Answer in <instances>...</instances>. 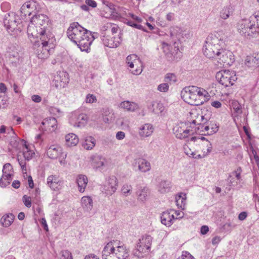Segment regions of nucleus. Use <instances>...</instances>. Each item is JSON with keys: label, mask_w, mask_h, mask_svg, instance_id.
<instances>
[{"label": "nucleus", "mask_w": 259, "mask_h": 259, "mask_svg": "<svg viewBox=\"0 0 259 259\" xmlns=\"http://www.w3.org/2000/svg\"><path fill=\"white\" fill-rule=\"evenodd\" d=\"M226 39L222 31H215L208 35L203 46L204 55L208 58L218 60L219 67L230 66L234 61L232 52L225 48Z\"/></svg>", "instance_id": "nucleus-1"}, {"label": "nucleus", "mask_w": 259, "mask_h": 259, "mask_svg": "<svg viewBox=\"0 0 259 259\" xmlns=\"http://www.w3.org/2000/svg\"><path fill=\"white\" fill-rule=\"evenodd\" d=\"M67 35L81 51L87 52L94 40L91 32L84 28L78 22L70 24L67 31Z\"/></svg>", "instance_id": "nucleus-2"}, {"label": "nucleus", "mask_w": 259, "mask_h": 259, "mask_svg": "<svg viewBox=\"0 0 259 259\" xmlns=\"http://www.w3.org/2000/svg\"><path fill=\"white\" fill-rule=\"evenodd\" d=\"M48 17L44 14H39L35 15L31 18L32 25H29L27 28L28 34L32 35L33 37L39 38L47 43L45 38L53 36L49 31H47L49 22Z\"/></svg>", "instance_id": "nucleus-3"}, {"label": "nucleus", "mask_w": 259, "mask_h": 259, "mask_svg": "<svg viewBox=\"0 0 259 259\" xmlns=\"http://www.w3.org/2000/svg\"><path fill=\"white\" fill-rule=\"evenodd\" d=\"M181 95L185 102L195 106L203 104L209 97L208 92L205 89L193 85L184 88Z\"/></svg>", "instance_id": "nucleus-4"}, {"label": "nucleus", "mask_w": 259, "mask_h": 259, "mask_svg": "<svg viewBox=\"0 0 259 259\" xmlns=\"http://www.w3.org/2000/svg\"><path fill=\"white\" fill-rule=\"evenodd\" d=\"M129 255L126 246L117 240L108 242L102 252L103 259H128Z\"/></svg>", "instance_id": "nucleus-5"}, {"label": "nucleus", "mask_w": 259, "mask_h": 259, "mask_svg": "<svg viewBox=\"0 0 259 259\" xmlns=\"http://www.w3.org/2000/svg\"><path fill=\"white\" fill-rule=\"evenodd\" d=\"M259 11L254 13L248 19L241 20L238 24V30L245 36H253L259 32Z\"/></svg>", "instance_id": "nucleus-6"}, {"label": "nucleus", "mask_w": 259, "mask_h": 259, "mask_svg": "<svg viewBox=\"0 0 259 259\" xmlns=\"http://www.w3.org/2000/svg\"><path fill=\"white\" fill-rule=\"evenodd\" d=\"M152 238L150 235H145L140 238L137 243L134 251V255L139 258L144 256L143 254L149 252L151 247Z\"/></svg>", "instance_id": "nucleus-7"}, {"label": "nucleus", "mask_w": 259, "mask_h": 259, "mask_svg": "<svg viewBox=\"0 0 259 259\" xmlns=\"http://www.w3.org/2000/svg\"><path fill=\"white\" fill-rule=\"evenodd\" d=\"M215 77L220 83L225 87L232 85L237 79L235 72L229 70L218 72Z\"/></svg>", "instance_id": "nucleus-8"}, {"label": "nucleus", "mask_w": 259, "mask_h": 259, "mask_svg": "<svg viewBox=\"0 0 259 259\" xmlns=\"http://www.w3.org/2000/svg\"><path fill=\"white\" fill-rule=\"evenodd\" d=\"M126 61L129 67L133 69L131 70L134 75H139L142 72V64L140 60L135 54L128 55L126 59Z\"/></svg>", "instance_id": "nucleus-9"}, {"label": "nucleus", "mask_w": 259, "mask_h": 259, "mask_svg": "<svg viewBox=\"0 0 259 259\" xmlns=\"http://www.w3.org/2000/svg\"><path fill=\"white\" fill-rule=\"evenodd\" d=\"M47 43H44L45 41L40 40L42 45V50H38L37 52V56L41 59H47L50 55V51L51 49L53 48V42L54 39V36L49 37L48 38H45Z\"/></svg>", "instance_id": "nucleus-10"}, {"label": "nucleus", "mask_w": 259, "mask_h": 259, "mask_svg": "<svg viewBox=\"0 0 259 259\" xmlns=\"http://www.w3.org/2000/svg\"><path fill=\"white\" fill-rule=\"evenodd\" d=\"M88 120V117L87 114L75 112L72 114L69 121L74 126L82 127L86 125Z\"/></svg>", "instance_id": "nucleus-11"}, {"label": "nucleus", "mask_w": 259, "mask_h": 259, "mask_svg": "<svg viewBox=\"0 0 259 259\" xmlns=\"http://www.w3.org/2000/svg\"><path fill=\"white\" fill-rule=\"evenodd\" d=\"M118 183V180L115 176H111L108 177L106 179L104 186L103 190L104 192L107 195H112L117 190Z\"/></svg>", "instance_id": "nucleus-12"}, {"label": "nucleus", "mask_w": 259, "mask_h": 259, "mask_svg": "<svg viewBox=\"0 0 259 259\" xmlns=\"http://www.w3.org/2000/svg\"><path fill=\"white\" fill-rule=\"evenodd\" d=\"M23 155L24 159H23L20 154H18L17 160L21 166L23 170H26V160L29 161L34 155L35 153L33 150L28 148V146L26 144L22 149Z\"/></svg>", "instance_id": "nucleus-13"}, {"label": "nucleus", "mask_w": 259, "mask_h": 259, "mask_svg": "<svg viewBox=\"0 0 259 259\" xmlns=\"http://www.w3.org/2000/svg\"><path fill=\"white\" fill-rule=\"evenodd\" d=\"M104 45L110 48H116L118 47L121 41L120 36H111L109 35H104L102 38Z\"/></svg>", "instance_id": "nucleus-14"}, {"label": "nucleus", "mask_w": 259, "mask_h": 259, "mask_svg": "<svg viewBox=\"0 0 259 259\" xmlns=\"http://www.w3.org/2000/svg\"><path fill=\"white\" fill-rule=\"evenodd\" d=\"M18 16H16L14 13H9L5 16L4 20V24L6 28L8 30L13 31L18 25Z\"/></svg>", "instance_id": "nucleus-15"}, {"label": "nucleus", "mask_w": 259, "mask_h": 259, "mask_svg": "<svg viewBox=\"0 0 259 259\" xmlns=\"http://www.w3.org/2000/svg\"><path fill=\"white\" fill-rule=\"evenodd\" d=\"M241 169L239 167L237 170L233 171L229 176L228 180L230 186L241 188L240 182L241 181Z\"/></svg>", "instance_id": "nucleus-16"}, {"label": "nucleus", "mask_w": 259, "mask_h": 259, "mask_svg": "<svg viewBox=\"0 0 259 259\" xmlns=\"http://www.w3.org/2000/svg\"><path fill=\"white\" fill-rule=\"evenodd\" d=\"M47 155L51 159H57L63 154L62 148L58 144L48 145L47 148Z\"/></svg>", "instance_id": "nucleus-17"}, {"label": "nucleus", "mask_w": 259, "mask_h": 259, "mask_svg": "<svg viewBox=\"0 0 259 259\" xmlns=\"http://www.w3.org/2000/svg\"><path fill=\"white\" fill-rule=\"evenodd\" d=\"M173 131L176 137L180 139L188 137L190 133V130L187 129L186 125L183 123L176 125L173 128Z\"/></svg>", "instance_id": "nucleus-18"}, {"label": "nucleus", "mask_w": 259, "mask_h": 259, "mask_svg": "<svg viewBox=\"0 0 259 259\" xmlns=\"http://www.w3.org/2000/svg\"><path fill=\"white\" fill-rule=\"evenodd\" d=\"M174 209H170L169 210L162 212L161 215V222L162 224L169 227L174 223V221L175 220V216L173 214Z\"/></svg>", "instance_id": "nucleus-19"}, {"label": "nucleus", "mask_w": 259, "mask_h": 259, "mask_svg": "<svg viewBox=\"0 0 259 259\" xmlns=\"http://www.w3.org/2000/svg\"><path fill=\"white\" fill-rule=\"evenodd\" d=\"M153 126L150 123H145L139 128V135L142 138H145L151 136L153 133Z\"/></svg>", "instance_id": "nucleus-20"}, {"label": "nucleus", "mask_w": 259, "mask_h": 259, "mask_svg": "<svg viewBox=\"0 0 259 259\" xmlns=\"http://www.w3.org/2000/svg\"><path fill=\"white\" fill-rule=\"evenodd\" d=\"M41 124L44 126L45 130L50 132H54L57 128V121L54 117L45 119L41 122Z\"/></svg>", "instance_id": "nucleus-21"}, {"label": "nucleus", "mask_w": 259, "mask_h": 259, "mask_svg": "<svg viewBox=\"0 0 259 259\" xmlns=\"http://www.w3.org/2000/svg\"><path fill=\"white\" fill-rule=\"evenodd\" d=\"M135 165H137L138 169L142 172H146L151 169V165L149 161L143 158H138L135 160Z\"/></svg>", "instance_id": "nucleus-22"}, {"label": "nucleus", "mask_w": 259, "mask_h": 259, "mask_svg": "<svg viewBox=\"0 0 259 259\" xmlns=\"http://www.w3.org/2000/svg\"><path fill=\"white\" fill-rule=\"evenodd\" d=\"M76 183L77 185L79 192L83 193L84 192L88 183V179L85 175H78L76 178Z\"/></svg>", "instance_id": "nucleus-23"}, {"label": "nucleus", "mask_w": 259, "mask_h": 259, "mask_svg": "<svg viewBox=\"0 0 259 259\" xmlns=\"http://www.w3.org/2000/svg\"><path fill=\"white\" fill-rule=\"evenodd\" d=\"M137 189L136 195L138 199L142 202L145 201L150 194L149 189L145 186H140Z\"/></svg>", "instance_id": "nucleus-24"}, {"label": "nucleus", "mask_w": 259, "mask_h": 259, "mask_svg": "<svg viewBox=\"0 0 259 259\" xmlns=\"http://www.w3.org/2000/svg\"><path fill=\"white\" fill-rule=\"evenodd\" d=\"M61 182L56 176L51 175L47 178V184L52 190H59L61 187Z\"/></svg>", "instance_id": "nucleus-25"}, {"label": "nucleus", "mask_w": 259, "mask_h": 259, "mask_svg": "<svg viewBox=\"0 0 259 259\" xmlns=\"http://www.w3.org/2000/svg\"><path fill=\"white\" fill-rule=\"evenodd\" d=\"M119 107L130 112H134L139 109V105L133 102L129 101H124L120 103Z\"/></svg>", "instance_id": "nucleus-26"}, {"label": "nucleus", "mask_w": 259, "mask_h": 259, "mask_svg": "<svg viewBox=\"0 0 259 259\" xmlns=\"http://www.w3.org/2000/svg\"><path fill=\"white\" fill-rule=\"evenodd\" d=\"M81 203L84 211L89 212L93 208V201L92 198L90 196H85L82 197L81 199Z\"/></svg>", "instance_id": "nucleus-27"}, {"label": "nucleus", "mask_w": 259, "mask_h": 259, "mask_svg": "<svg viewBox=\"0 0 259 259\" xmlns=\"http://www.w3.org/2000/svg\"><path fill=\"white\" fill-rule=\"evenodd\" d=\"M92 164L95 168H100L104 166L106 163V159L101 155H95L92 157Z\"/></svg>", "instance_id": "nucleus-28"}, {"label": "nucleus", "mask_w": 259, "mask_h": 259, "mask_svg": "<svg viewBox=\"0 0 259 259\" xmlns=\"http://www.w3.org/2000/svg\"><path fill=\"white\" fill-rule=\"evenodd\" d=\"M68 82V78H66L64 76V79H61V75H57L54 77L53 85L55 86L56 89H60L64 88Z\"/></svg>", "instance_id": "nucleus-29"}, {"label": "nucleus", "mask_w": 259, "mask_h": 259, "mask_svg": "<svg viewBox=\"0 0 259 259\" xmlns=\"http://www.w3.org/2000/svg\"><path fill=\"white\" fill-rule=\"evenodd\" d=\"M95 145L96 140L92 136L85 137L82 142V146L88 150L92 149L95 146Z\"/></svg>", "instance_id": "nucleus-30"}, {"label": "nucleus", "mask_w": 259, "mask_h": 259, "mask_svg": "<svg viewBox=\"0 0 259 259\" xmlns=\"http://www.w3.org/2000/svg\"><path fill=\"white\" fill-rule=\"evenodd\" d=\"M171 186V183L169 181L162 180L157 186L158 191L162 194L166 193L170 191Z\"/></svg>", "instance_id": "nucleus-31"}, {"label": "nucleus", "mask_w": 259, "mask_h": 259, "mask_svg": "<svg viewBox=\"0 0 259 259\" xmlns=\"http://www.w3.org/2000/svg\"><path fill=\"white\" fill-rule=\"evenodd\" d=\"M78 141L77 136L74 134L70 133L65 136V144L68 147L76 146Z\"/></svg>", "instance_id": "nucleus-32"}, {"label": "nucleus", "mask_w": 259, "mask_h": 259, "mask_svg": "<svg viewBox=\"0 0 259 259\" xmlns=\"http://www.w3.org/2000/svg\"><path fill=\"white\" fill-rule=\"evenodd\" d=\"M182 32L183 30L181 28L178 26L172 27L170 29V37L174 41L179 40L183 37Z\"/></svg>", "instance_id": "nucleus-33"}, {"label": "nucleus", "mask_w": 259, "mask_h": 259, "mask_svg": "<svg viewBox=\"0 0 259 259\" xmlns=\"http://www.w3.org/2000/svg\"><path fill=\"white\" fill-rule=\"evenodd\" d=\"M186 194L184 193H180L176 196V202L177 205L182 209H185L186 204Z\"/></svg>", "instance_id": "nucleus-34"}, {"label": "nucleus", "mask_w": 259, "mask_h": 259, "mask_svg": "<svg viewBox=\"0 0 259 259\" xmlns=\"http://www.w3.org/2000/svg\"><path fill=\"white\" fill-rule=\"evenodd\" d=\"M245 65L249 68H256L259 66V58L252 56H247L245 60Z\"/></svg>", "instance_id": "nucleus-35"}, {"label": "nucleus", "mask_w": 259, "mask_h": 259, "mask_svg": "<svg viewBox=\"0 0 259 259\" xmlns=\"http://www.w3.org/2000/svg\"><path fill=\"white\" fill-rule=\"evenodd\" d=\"M103 5L105 6L104 8L105 10H109V13L111 14L110 15H112L113 17H118V15H123L122 14H118L115 11V9L114 8V5L106 0H102Z\"/></svg>", "instance_id": "nucleus-36"}, {"label": "nucleus", "mask_w": 259, "mask_h": 259, "mask_svg": "<svg viewBox=\"0 0 259 259\" xmlns=\"http://www.w3.org/2000/svg\"><path fill=\"white\" fill-rule=\"evenodd\" d=\"M162 49L167 59L169 61H172L174 52L172 51L171 47L168 44L163 42L162 43Z\"/></svg>", "instance_id": "nucleus-37"}, {"label": "nucleus", "mask_w": 259, "mask_h": 259, "mask_svg": "<svg viewBox=\"0 0 259 259\" xmlns=\"http://www.w3.org/2000/svg\"><path fill=\"white\" fill-rule=\"evenodd\" d=\"M3 174V176L0 179V186L2 187H6L12 180V175L11 172Z\"/></svg>", "instance_id": "nucleus-38"}, {"label": "nucleus", "mask_w": 259, "mask_h": 259, "mask_svg": "<svg viewBox=\"0 0 259 259\" xmlns=\"http://www.w3.org/2000/svg\"><path fill=\"white\" fill-rule=\"evenodd\" d=\"M14 216L13 214L10 213L4 215L1 220L3 226L5 227H9L13 222Z\"/></svg>", "instance_id": "nucleus-39"}, {"label": "nucleus", "mask_w": 259, "mask_h": 259, "mask_svg": "<svg viewBox=\"0 0 259 259\" xmlns=\"http://www.w3.org/2000/svg\"><path fill=\"white\" fill-rule=\"evenodd\" d=\"M22 56L18 52L13 51L9 54V58L10 61L16 65L21 60Z\"/></svg>", "instance_id": "nucleus-40"}, {"label": "nucleus", "mask_w": 259, "mask_h": 259, "mask_svg": "<svg viewBox=\"0 0 259 259\" xmlns=\"http://www.w3.org/2000/svg\"><path fill=\"white\" fill-rule=\"evenodd\" d=\"M11 145L16 150H20L23 148L26 145L23 141L19 140L17 141L15 139L12 140L10 142Z\"/></svg>", "instance_id": "nucleus-41"}, {"label": "nucleus", "mask_w": 259, "mask_h": 259, "mask_svg": "<svg viewBox=\"0 0 259 259\" xmlns=\"http://www.w3.org/2000/svg\"><path fill=\"white\" fill-rule=\"evenodd\" d=\"M105 27H106V30L107 31L111 32L112 33V35L117 33L119 30V27L118 25L113 23H107Z\"/></svg>", "instance_id": "nucleus-42"}, {"label": "nucleus", "mask_w": 259, "mask_h": 259, "mask_svg": "<svg viewBox=\"0 0 259 259\" xmlns=\"http://www.w3.org/2000/svg\"><path fill=\"white\" fill-rule=\"evenodd\" d=\"M177 80V77L174 73H167L164 77V82L168 83V84H171L176 82Z\"/></svg>", "instance_id": "nucleus-43"}, {"label": "nucleus", "mask_w": 259, "mask_h": 259, "mask_svg": "<svg viewBox=\"0 0 259 259\" xmlns=\"http://www.w3.org/2000/svg\"><path fill=\"white\" fill-rule=\"evenodd\" d=\"M229 7H224L220 12V16L223 19L228 18L231 13Z\"/></svg>", "instance_id": "nucleus-44"}, {"label": "nucleus", "mask_w": 259, "mask_h": 259, "mask_svg": "<svg viewBox=\"0 0 259 259\" xmlns=\"http://www.w3.org/2000/svg\"><path fill=\"white\" fill-rule=\"evenodd\" d=\"M111 112L109 108L104 109L102 114L103 120L105 123H108L111 119Z\"/></svg>", "instance_id": "nucleus-45"}, {"label": "nucleus", "mask_w": 259, "mask_h": 259, "mask_svg": "<svg viewBox=\"0 0 259 259\" xmlns=\"http://www.w3.org/2000/svg\"><path fill=\"white\" fill-rule=\"evenodd\" d=\"M205 145L207 147L206 152H204V153L203 154V155L201 156L200 154H198L195 156V157H197V158H201L202 157H204L207 155L208 154L210 153L212 150V145L208 141L206 140V144Z\"/></svg>", "instance_id": "nucleus-46"}, {"label": "nucleus", "mask_w": 259, "mask_h": 259, "mask_svg": "<svg viewBox=\"0 0 259 259\" xmlns=\"http://www.w3.org/2000/svg\"><path fill=\"white\" fill-rule=\"evenodd\" d=\"M169 89V85L168 83L164 82L158 85L157 90L161 92H167Z\"/></svg>", "instance_id": "nucleus-47"}, {"label": "nucleus", "mask_w": 259, "mask_h": 259, "mask_svg": "<svg viewBox=\"0 0 259 259\" xmlns=\"http://www.w3.org/2000/svg\"><path fill=\"white\" fill-rule=\"evenodd\" d=\"M120 14H123V15H118V17L119 16H130L134 20L136 21V22H142V19L136 15H135L134 14H132V13H131L130 12H128V13H125V15L123 14V13H120Z\"/></svg>", "instance_id": "nucleus-48"}, {"label": "nucleus", "mask_w": 259, "mask_h": 259, "mask_svg": "<svg viewBox=\"0 0 259 259\" xmlns=\"http://www.w3.org/2000/svg\"><path fill=\"white\" fill-rule=\"evenodd\" d=\"M126 24L128 25L133 27L134 28H137L140 30H142L144 31H146V30L144 29V28L141 25L138 24L132 21H127V22H126Z\"/></svg>", "instance_id": "nucleus-49"}, {"label": "nucleus", "mask_w": 259, "mask_h": 259, "mask_svg": "<svg viewBox=\"0 0 259 259\" xmlns=\"http://www.w3.org/2000/svg\"><path fill=\"white\" fill-rule=\"evenodd\" d=\"M121 191L125 196H127L131 193L132 187L131 185H124L122 187Z\"/></svg>", "instance_id": "nucleus-50"}, {"label": "nucleus", "mask_w": 259, "mask_h": 259, "mask_svg": "<svg viewBox=\"0 0 259 259\" xmlns=\"http://www.w3.org/2000/svg\"><path fill=\"white\" fill-rule=\"evenodd\" d=\"M97 101L96 96L93 94H89L87 95L85 102L87 103H93Z\"/></svg>", "instance_id": "nucleus-51"}, {"label": "nucleus", "mask_w": 259, "mask_h": 259, "mask_svg": "<svg viewBox=\"0 0 259 259\" xmlns=\"http://www.w3.org/2000/svg\"><path fill=\"white\" fill-rule=\"evenodd\" d=\"M23 201L27 207L30 208L31 206V198L30 197L24 195L23 197Z\"/></svg>", "instance_id": "nucleus-52"}, {"label": "nucleus", "mask_w": 259, "mask_h": 259, "mask_svg": "<svg viewBox=\"0 0 259 259\" xmlns=\"http://www.w3.org/2000/svg\"><path fill=\"white\" fill-rule=\"evenodd\" d=\"M233 108L236 113L240 114L242 113V109L240 105L238 102L233 104Z\"/></svg>", "instance_id": "nucleus-53"}, {"label": "nucleus", "mask_w": 259, "mask_h": 259, "mask_svg": "<svg viewBox=\"0 0 259 259\" xmlns=\"http://www.w3.org/2000/svg\"><path fill=\"white\" fill-rule=\"evenodd\" d=\"M61 259H72L71 253L68 250H63L61 252Z\"/></svg>", "instance_id": "nucleus-54"}, {"label": "nucleus", "mask_w": 259, "mask_h": 259, "mask_svg": "<svg viewBox=\"0 0 259 259\" xmlns=\"http://www.w3.org/2000/svg\"><path fill=\"white\" fill-rule=\"evenodd\" d=\"M219 126L216 124H212L210 125V132H208L207 134L211 135L215 133L218 131Z\"/></svg>", "instance_id": "nucleus-55"}, {"label": "nucleus", "mask_w": 259, "mask_h": 259, "mask_svg": "<svg viewBox=\"0 0 259 259\" xmlns=\"http://www.w3.org/2000/svg\"><path fill=\"white\" fill-rule=\"evenodd\" d=\"M12 169V167L10 163H6L3 166V173L7 174L9 172H11V170Z\"/></svg>", "instance_id": "nucleus-56"}, {"label": "nucleus", "mask_w": 259, "mask_h": 259, "mask_svg": "<svg viewBox=\"0 0 259 259\" xmlns=\"http://www.w3.org/2000/svg\"><path fill=\"white\" fill-rule=\"evenodd\" d=\"M7 101V97L5 96H0V108L5 107Z\"/></svg>", "instance_id": "nucleus-57"}, {"label": "nucleus", "mask_w": 259, "mask_h": 259, "mask_svg": "<svg viewBox=\"0 0 259 259\" xmlns=\"http://www.w3.org/2000/svg\"><path fill=\"white\" fill-rule=\"evenodd\" d=\"M178 259H193V257L189 252H185Z\"/></svg>", "instance_id": "nucleus-58"}, {"label": "nucleus", "mask_w": 259, "mask_h": 259, "mask_svg": "<svg viewBox=\"0 0 259 259\" xmlns=\"http://www.w3.org/2000/svg\"><path fill=\"white\" fill-rule=\"evenodd\" d=\"M85 4L89 7L95 8L97 7V3L93 0H85Z\"/></svg>", "instance_id": "nucleus-59"}, {"label": "nucleus", "mask_w": 259, "mask_h": 259, "mask_svg": "<svg viewBox=\"0 0 259 259\" xmlns=\"http://www.w3.org/2000/svg\"><path fill=\"white\" fill-rule=\"evenodd\" d=\"M173 214L175 216V220L181 219L183 217V213L180 211H176L174 210Z\"/></svg>", "instance_id": "nucleus-60"}, {"label": "nucleus", "mask_w": 259, "mask_h": 259, "mask_svg": "<svg viewBox=\"0 0 259 259\" xmlns=\"http://www.w3.org/2000/svg\"><path fill=\"white\" fill-rule=\"evenodd\" d=\"M125 133L123 132H118L116 135V138L117 140H121L124 138Z\"/></svg>", "instance_id": "nucleus-61"}, {"label": "nucleus", "mask_w": 259, "mask_h": 259, "mask_svg": "<svg viewBox=\"0 0 259 259\" xmlns=\"http://www.w3.org/2000/svg\"><path fill=\"white\" fill-rule=\"evenodd\" d=\"M32 100L35 103H39L41 101V98L37 95H34L31 97Z\"/></svg>", "instance_id": "nucleus-62"}, {"label": "nucleus", "mask_w": 259, "mask_h": 259, "mask_svg": "<svg viewBox=\"0 0 259 259\" xmlns=\"http://www.w3.org/2000/svg\"><path fill=\"white\" fill-rule=\"evenodd\" d=\"M166 19L168 21H171L175 19V14L174 13L169 12L166 15Z\"/></svg>", "instance_id": "nucleus-63"}, {"label": "nucleus", "mask_w": 259, "mask_h": 259, "mask_svg": "<svg viewBox=\"0 0 259 259\" xmlns=\"http://www.w3.org/2000/svg\"><path fill=\"white\" fill-rule=\"evenodd\" d=\"M84 259H99V258L94 254H90L85 256Z\"/></svg>", "instance_id": "nucleus-64"}]
</instances>
